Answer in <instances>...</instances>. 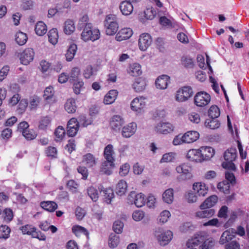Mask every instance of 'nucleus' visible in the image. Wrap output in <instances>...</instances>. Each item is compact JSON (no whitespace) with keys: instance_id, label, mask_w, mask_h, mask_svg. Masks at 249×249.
Returning <instances> with one entry per match:
<instances>
[{"instance_id":"5","label":"nucleus","mask_w":249,"mask_h":249,"mask_svg":"<svg viewBox=\"0 0 249 249\" xmlns=\"http://www.w3.org/2000/svg\"><path fill=\"white\" fill-rule=\"evenodd\" d=\"M193 94V90L190 87H183L177 91L176 100L180 102L186 101L192 96Z\"/></svg>"},{"instance_id":"13","label":"nucleus","mask_w":249,"mask_h":249,"mask_svg":"<svg viewBox=\"0 0 249 249\" xmlns=\"http://www.w3.org/2000/svg\"><path fill=\"white\" fill-rule=\"evenodd\" d=\"M201 161L206 160L212 158L214 154V150L211 147L202 146L199 148Z\"/></svg>"},{"instance_id":"47","label":"nucleus","mask_w":249,"mask_h":249,"mask_svg":"<svg viewBox=\"0 0 249 249\" xmlns=\"http://www.w3.org/2000/svg\"><path fill=\"white\" fill-rule=\"evenodd\" d=\"M51 119L49 116L42 117L39 121L38 127L42 130H45L51 124Z\"/></svg>"},{"instance_id":"63","label":"nucleus","mask_w":249,"mask_h":249,"mask_svg":"<svg viewBox=\"0 0 249 249\" xmlns=\"http://www.w3.org/2000/svg\"><path fill=\"white\" fill-rule=\"evenodd\" d=\"M94 69L91 65L86 67L84 71L83 75L85 78L89 79L94 74Z\"/></svg>"},{"instance_id":"14","label":"nucleus","mask_w":249,"mask_h":249,"mask_svg":"<svg viewBox=\"0 0 249 249\" xmlns=\"http://www.w3.org/2000/svg\"><path fill=\"white\" fill-rule=\"evenodd\" d=\"M235 232L236 230L232 228L225 231L221 236L219 243L223 245L231 240L234 237Z\"/></svg>"},{"instance_id":"38","label":"nucleus","mask_w":249,"mask_h":249,"mask_svg":"<svg viewBox=\"0 0 249 249\" xmlns=\"http://www.w3.org/2000/svg\"><path fill=\"white\" fill-rule=\"evenodd\" d=\"M204 210L197 212L196 213V216L199 218H211L214 214V211L213 209H203Z\"/></svg>"},{"instance_id":"17","label":"nucleus","mask_w":249,"mask_h":249,"mask_svg":"<svg viewBox=\"0 0 249 249\" xmlns=\"http://www.w3.org/2000/svg\"><path fill=\"white\" fill-rule=\"evenodd\" d=\"M170 82V77L167 75H162L157 78L155 85L157 88L164 89L167 88Z\"/></svg>"},{"instance_id":"34","label":"nucleus","mask_w":249,"mask_h":249,"mask_svg":"<svg viewBox=\"0 0 249 249\" xmlns=\"http://www.w3.org/2000/svg\"><path fill=\"white\" fill-rule=\"evenodd\" d=\"M35 30L38 36H42L46 33L47 28L46 24L43 21H40L36 24Z\"/></svg>"},{"instance_id":"27","label":"nucleus","mask_w":249,"mask_h":249,"mask_svg":"<svg viewBox=\"0 0 249 249\" xmlns=\"http://www.w3.org/2000/svg\"><path fill=\"white\" fill-rule=\"evenodd\" d=\"M156 14L157 12L154 8L152 7L147 8L141 16L140 20L142 22H145V20L142 18V17H144L145 19L152 20L155 18Z\"/></svg>"},{"instance_id":"7","label":"nucleus","mask_w":249,"mask_h":249,"mask_svg":"<svg viewBox=\"0 0 249 249\" xmlns=\"http://www.w3.org/2000/svg\"><path fill=\"white\" fill-rule=\"evenodd\" d=\"M34 56V50L31 48H26L19 55L20 62L27 65L33 60Z\"/></svg>"},{"instance_id":"56","label":"nucleus","mask_w":249,"mask_h":249,"mask_svg":"<svg viewBox=\"0 0 249 249\" xmlns=\"http://www.w3.org/2000/svg\"><path fill=\"white\" fill-rule=\"evenodd\" d=\"M24 234H28L33 236V233L36 230V228L31 225H26L20 228Z\"/></svg>"},{"instance_id":"49","label":"nucleus","mask_w":249,"mask_h":249,"mask_svg":"<svg viewBox=\"0 0 249 249\" xmlns=\"http://www.w3.org/2000/svg\"><path fill=\"white\" fill-rule=\"evenodd\" d=\"M10 229L6 225L0 226V238L6 239L10 236Z\"/></svg>"},{"instance_id":"23","label":"nucleus","mask_w":249,"mask_h":249,"mask_svg":"<svg viewBox=\"0 0 249 249\" xmlns=\"http://www.w3.org/2000/svg\"><path fill=\"white\" fill-rule=\"evenodd\" d=\"M199 133L196 131H189L183 135L185 143H191L196 141L199 138Z\"/></svg>"},{"instance_id":"26","label":"nucleus","mask_w":249,"mask_h":249,"mask_svg":"<svg viewBox=\"0 0 249 249\" xmlns=\"http://www.w3.org/2000/svg\"><path fill=\"white\" fill-rule=\"evenodd\" d=\"M120 9L123 15L128 16L132 13L133 6L132 3L125 0L121 3Z\"/></svg>"},{"instance_id":"40","label":"nucleus","mask_w":249,"mask_h":249,"mask_svg":"<svg viewBox=\"0 0 249 249\" xmlns=\"http://www.w3.org/2000/svg\"><path fill=\"white\" fill-rule=\"evenodd\" d=\"M72 231L76 236H80L83 234L88 237L89 234L88 231L85 228L78 225L73 226L72 228Z\"/></svg>"},{"instance_id":"29","label":"nucleus","mask_w":249,"mask_h":249,"mask_svg":"<svg viewBox=\"0 0 249 249\" xmlns=\"http://www.w3.org/2000/svg\"><path fill=\"white\" fill-rule=\"evenodd\" d=\"M118 95L116 90H111L105 96L104 102L105 104L109 105L113 103L116 100Z\"/></svg>"},{"instance_id":"32","label":"nucleus","mask_w":249,"mask_h":249,"mask_svg":"<svg viewBox=\"0 0 249 249\" xmlns=\"http://www.w3.org/2000/svg\"><path fill=\"white\" fill-rule=\"evenodd\" d=\"M180 61L181 65L185 68L191 69L194 66V60L189 55H183Z\"/></svg>"},{"instance_id":"41","label":"nucleus","mask_w":249,"mask_h":249,"mask_svg":"<svg viewBox=\"0 0 249 249\" xmlns=\"http://www.w3.org/2000/svg\"><path fill=\"white\" fill-rule=\"evenodd\" d=\"M101 189V191H103L104 193L105 201L107 204H110L112 199L114 196L113 190L111 188H106L104 190Z\"/></svg>"},{"instance_id":"18","label":"nucleus","mask_w":249,"mask_h":249,"mask_svg":"<svg viewBox=\"0 0 249 249\" xmlns=\"http://www.w3.org/2000/svg\"><path fill=\"white\" fill-rule=\"evenodd\" d=\"M124 124V119L119 115L113 116L110 122L111 128L116 131L120 130Z\"/></svg>"},{"instance_id":"19","label":"nucleus","mask_w":249,"mask_h":249,"mask_svg":"<svg viewBox=\"0 0 249 249\" xmlns=\"http://www.w3.org/2000/svg\"><path fill=\"white\" fill-rule=\"evenodd\" d=\"M133 35V31L129 28L122 29L116 35L115 38L118 41H121L130 38Z\"/></svg>"},{"instance_id":"55","label":"nucleus","mask_w":249,"mask_h":249,"mask_svg":"<svg viewBox=\"0 0 249 249\" xmlns=\"http://www.w3.org/2000/svg\"><path fill=\"white\" fill-rule=\"evenodd\" d=\"M124 223L120 220H116L113 225V230L116 233L119 234L122 232Z\"/></svg>"},{"instance_id":"57","label":"nucleus","mask_w":249,"mask_h":249,"mask_svg":"<svg viewBox=\"0 0 249 249\" xmlns=\"http://www.w3.org/2000/svg\"><path fill=\"white\" fill-rule=\"evenodd\" d=\"M195 226L190 222L183 223L179 227V230L182 232H186L187 231L194 230Z\"/></svg>"},{"instance_id":"22","label":"nucleus","mask_w":249,"mask_h":249,"mask_svg":"<svg viewBox=\"0 0 249 249\" xmlns=\"http://www.w3.org/2000/svg\"><path fill=\"white\" fill-rule=\"evenodd\" d=\"M114 161L107 160L104 161L101 166L100 172L103 174L110 175L112 173V169L114 167Z\"/></svg>"},{"instance_id":"61","label":"nucleus","mask_w":249,"mask_h":249,"mask_svg":"<svg viewBox=\"0 0 249 249\" xmlns=\"http://www.w3.org/2000/svg\"><path fill=\"white\" fill-rule=\"evenodd\" d=\"M84 88V82L82 80L78 81L73 83V91L76 94H80L81 90Z\"/></svg>"},{"instance_id":"54","label":"nucleus","mask_w":249,"mask_h":249,"mask_svg":"<svg viewBox=\"0 0 249 249\" xmlns=\"http://www.w3.org/2000/svg\"><path fill=\"white\" fill-rule=\"evenodd\" d=\"M88 194L90 198L96 202L99 197L98 191L93 187H90L88 189Z\"/></svg>"},{"instance_id":"31","label":"nucleus","mask_w":249,"mask_h":249,"mask_svg":"<svg viewBox=\"0 0 249 249\" xmlns=\"http://www.w3.org/2000/svg\"><path fill=\"white\" fill-rule=\"evenodd\" d=\"M163 201L167 204H171L174 200V190L169 188L166 190L162 194Z\"/></svg>"},{"instance_id":"25","label":"nucleus","mask_w":249,"mask_h":249,"mask_svg":"<svg viewBox=\"0 0 249 249\" xmlns=\"http://www.w3.org/2000/svg\"><path fill=\"white\" fill-rule=\"evenodd\" d=\"M200 154L199 149H190L188 151L186 155V158L191 161H195L196 162H201V157Z\"/></svg>"},{"instance_id":"58","label":"nucleus","mask_w":249,"mask_h":249,"mask_svg":"<svg viewBox=\"0 0 249 249\" xmlns=\"http://www.w3.org/2000/svg\"><path fill=\"white\" fill-rule=\"evenodd\" d=\"M22 135L27 140H33L37 136V134L33 130H30L29 129L23 131Z\"/></svg>"},{"instance_id":"21","label":"nucleus","mask_w":249,"mask_h":249,"mask_svg":"<svg viewBox=\"0 0 249 249\" xmlns=\"http://www.w3.org/2000/svg\"><path fill=\"white\" fill-rule=\"evenodd\" d=\"M82 161L88 168L95 166L97 162L94 156L91 153L84 155L83 156Z\"/></svg>"},{"instance_id":"60","label":"nucleus","mask_w":249,"mask_h":249,"mask_svg":"<svg viewBox=\"0 0 249 249\" xmlns=\"http://www.w3.org/2000/svg\"><path fill=\"white\" fill-rule=\"evenodd\" d=\"M54 94V90L53 88L51 86L46 88L44 91L43 97L45 100H48L52 99Z\"/></svg>"},{"instance_id":"28","label":"nucleus","mask_w":249,"mask_h":249,"mask_svg":"<svg viewBox=\"0 0 249 249\" xmlns=\"http://www.w3.org/2000/svg\"><path fill=\"white\" fill-rule=\"evenodd\" d=\"M217 201L216 196L213 195L208 197L200 205V208L201 210L209 208L214 206Z\"/></svg>"},{"instance_id":"48","label":"nucleus","mask_w":249,"mask_h":249,"mask_svg":"<svg viewBox=\"0 0 249 249\" xmlns=\"http://www.w3.org/2000/svg\"><path fill=\"white\" fill-rule=\"evenodd\" d=\"M49 40L53 44H55L58 38V35L56 29H51L48 34Z\"/></svg>"},{"instance_id":"59","label":"nucleus","mask_w":249,"mask_h":249,"mask_svg":"<svg viewBox=\"0 0 249 249\" xmlns=\"http://www.w3.org/2000/svg\"><path fill=\"white\" fill-rule=\"evenodd\" d=\"M54 141L61 142L62 141V126H58L54 132Z\"/></svg>"},{"instance_id":"53","label":"nucleus","mask_w":249,"mask_h":249,"mask_svg":"<svg viewBox=\"0 0 249 249\" xmlns=\"http://www.w3.org/2000/svg\"><path fill=\"white\" fill-rule=\"evenodd\" d=\"M209 116L213 119H215L220 115V110L216 106H212L208 111Z\"/></svg>"},{"instance_id":"24","label":"nucleus","mask_w":249,"mask_h":249,"mask_svg":"<svg viewBox=\"0 0 249 249\" xmlns=\"http://www.w3.org/2000/svg\"><path fill=\"white\" fill-rule=\"evenodd\" d=\"M146 86V82L145 79L139 77L135 79L133 84V88L135 91L140 92L145 89Z\"/></svg>"},{"instance_id":"50","label":"nucleus","mask_w":249,"mask_h":249,"mask_svg":"<svg viewBox=\"0 0 249 249\" xmlns=\"http://www.w3.org/2000/svg\"><path fill=\"white\" fill-rule=\"evenodd\" d=\"M88 24H91L89 22L88 16L87 14H84L79 18L77 28L81 30L83 28L86 27Z\"/></svg>"},{"instance_id":"46","label":"nucleus","mask_w":249,"mask_h":249,"mask_svg":"<svg viewBox=\"0 0 249 249\" xmlns=\"http://www.w3.org/2000/svg\"><path fill=\"white\" fill-rule=\"evenodd\" d=\"M120 242L119 237L115 233H112L110 234L108 239V246L110 248H116Z\"/></svg>"},{"instance_id":"8","label":"nucleus","mask_w":249,"mask_h":249,"mask_svg":"<svg viewBox=\"0 0 249 249\" xmlns=\"http://www.w3.org/2000/svg\"><path fill=\"white\" fill-rule=\"evenodd\" d=\"M128 199L130 202H133L137 207L143 206L146 201L145 196L142 193L136 194L135 192H131L128 196Z\"/></svg>"},{"instance_id":"43","label":"nucleus","mask_w":249,"mask_h":249,"mask_svg":"<svg viewBox=\"0 0 249 249\" xmlns=\"http://www.w3.org/2000/svg\"><path fill=\"white\" fill-rule=\"evenodd\" d=\"M215 245L214 240L208 236L205 241L199 246V249H212Z\"/></svg>"},{"instance_id":"36","label":"nucleus","mask_w":249,"mask_h":249,"mask_svg":"<svg viewBox=\"0 0 249 249\" xmlns=\"http://www.w3.org/2000/svg\"><path fill=\"white\" fill-rule=\"evenodd\" d=\"M77 50V46L75 44H71L67 50V53L65 54L66 60L68 61H71L73 58Z\"/></svg>"},{"instance_id":"30","label":"nucleus","mask_w":249,"mask_h":249,"mask_svg":"<svg viewBox=\"0 0 249 249\" xmlns=\"http://www.w3.org/2000/svg\"><path fill=\"white\" fill-rule=\"evenodd\" d=\"M40 205L44 210L50 212H54L57 208V204L51 201L41 202Z\"/></svg>"},{"instance_id":"39","label":"nucleus","mask_w":249,"mask_h":249,"mask_svg":"<svg viewBox=\"0 0 249 249\" xmlns=\"http://www.w3.org/2000/svg\"><path fill=\"white\" fill-rule=\"evenodd\" d=\"M65 108L69 113L75 112L76 109L75 100L72 98L68 99L65 103Z\"/></svg>"},{"instance_id":"20","label":"nucleus","mask_w":249,"mask_h":249,"mask_svg":"<svg viewBox=\"0 0 249 249\" xmlns=\"http://www.w3.org/2000/svg\"><path fill=\"white\" fill-rule=\"evenodd\" d=\"M193 190L199 196H204L208 193V187L202 182H196L193 184Z\"/></svg>"},{"instance_id":"35","label":"nucleus","mask_w":249,"mask_h":249,"mask_svg":"<svg viewBox=\"0 0 249 249\" xmlns=\"http://www.w3.org/2000/svg\"><path fill=\"white\" fill-rule=\"evenodd\" d=\"M74 22L71 19H68L65 22L64 31L66 34L71 35L75 31Z\"/></svg>"},{"instance_id":"42","label":"nucleus","mask_w":249,"mask_h":249,"mask_svg":"<svg viewBox=\"0 0 249 249\" xmlns=\"http://www.w3.org/2000/svg\"><path fill=\"white\" fill-rule=\"evenodd\" d=\"M28 39L27 35L23 32H18L15 35V40L19 45L25 44Z\"/></svg>"},{"instance_id":"11","label":"nucleus","mask_w":249,"mask_h":249,"mask_svg":"<svg viewBox=\"0 0 249 249\" xmlns=\"http://www.w3.org/2000/svg\"><path fill=\"white\" fill-rule=\"evenodd\" d=\"M152 43L150 35L147 33L142 34L139 39V46L141 50L144 51L150 46Z\"/></svg>"},{"instance_id":"52","label":"nucleus","mask_w":249,"mask_h":249,"mask_svg":"<svg viewBox=\"0 0 249 249\" xmlns=\"http://www.w3.org/2000/svg\"><path fill=\"white\" fill-rule=\"evenodd\" d=\"M217 187L221 192H223L225 194L230 193V185L227 181H224L218 183Z\"/></svg>"},{"instance_id":"1","label":"nucleus","mask_w":249,"mask_h":249,"mask_svg":"<svg viewBox=\"0 0 249 249\" xmlns=\"http://www.w3.org/2000/svg\"><path fill=\"white\" fill-rule=\"evenodd\" d=\"M225 162L222 163V166L227 169L235 171L236 167L233 163L236 158V150L235 148H230L225 152L224 155Z\"/></svg>"},{"instance_id":"10","label":"nucleus","mask_w":249,"mask_h":249,"mask_svg":"<svg viewBox=\"0 0 249 249\" xmlns=\"http://www.w3.org/2000/svg\"><path fill=\"white\" fill-rule=\"evenodd\" d=\"M173 125L168 123L160 122L155 127V130L157 133L162 134H167L174 130Z\"/></svg>"},{"instance_id":"15","label":"nucleus","mask_w":249,"mask_h":249,"mask_svg":"<svg viewBox=\"0 0 249 249\" xmlns=\"http://www.w3.org/2000/svg\"><path fill=\"white\" fill-rule=\"evenodd\" d=\"M145 106V99L142 97L135 98L131 103V109L137 112H140L144 107Z\"/></svg>"},{"instance_id":"33","label":"nucleus","mask_w":249,"mask_h":249,"mask_svg":"<svg viewBox=\"0 0 249 249\" xmlns=\"http://www.w3.org/2000/svg\"><path fill=\"white\" fill-rule=\"evenodd\" d=\"M127 185L126 181L124 180H121L117 184L116 187V193L120 196H122L125 193Z\"/></svg>"},{"instance_id":"51","label":"nucleus","mask_w":249,"mask_h":249,"mask_svg":"<svg viewBox=\"0 0 249 249\" xmlns=\"http://www.w3.org/2000/svg\"><path fill=\"white\" fill-rule=\"evenodd\" d=\"M230 218L245 217L248 216V214L240 209L231 210L230 212Z\"/></svg>"},{"instance_id":"64","label":"nucleus","mask_w":249,"mask_h":249,"mask_svg":"<svg viewBox=\"0 0 249 249\" xmlns=\"http://www.w3.org/2000/svg\"><path fill=\"white\" fill-rule=\"evenodd\" d=\"M10 71V67L8 65L4 66L0 70V82H1L7 76Z\"/></svg>"},{"instance_id":"6","label":"nucleus","mask_w":249,"mask_h":249,"mask_svg":"<svg viewBox=\"0 0 249 249\" xmlns=\"http://www.w3.org/2000/svg\"><path fill=\"white\" fill-rule=\"evenodd\" d=\"M210 95L204 91L198 92L194 98L195 103L198 107L206 106L210 102Z\"/></svg>"},{"instance_id":"16","label":"nucleus","mask_w":249,"mask_h":249,"mask_svg":"<svg viewBox=\"0 0 249 249\" xmlns=\"http://www.w3.org/2000/svg\"><path fill=\"white\" fill-rule=\"evenodd\" d=\"M136 129V124L135 123H131L123 128L122 134L124 137L129 138L135 133Z\"/></svg>"},{"instance_id":"44","label":"nucleus","mask_w":249,"mask_h":249,"mask_svg":"<svg viewBox=\"0 0 249 249\" xmlns=\"http://www.w3.org/2000/svg\"><path fill=\"white\" fill-rule=\"evenodd\" d=\"M128 73L133 76H137L142 73L141 66L138 63H134L129 68Z\"/></svg>"},{"instance_id":"2","label":"nucleus","mask_w":249,"mask_h":249,"mask_svg":"<svg viewBox=\"0 0 249 249\" xmlns=\"http://www.w3.org/2000/svg\"><path fill=\"white\" fill-rule=\"evenodd\" d=\"M83 29L81 33V38L84 41L91 40L94 41L99 38L100 35L99 30L97 29H92L91 24H88Z\"/></svg>"},{"instance_id":"4","label":"nucleus","mask_w":249,"mask_h":249,"mask_svg":"<svg viewBox=\"0 0 249 249\" xmlns=\"http://www.w3.org/2000/svg\"><path fill=\"white\" fill-rule=\"evenodd\" d=\"M176 170L178 173L180 174V176L178 178L179 181L185 180L192 178L191 168L187 164L182 163L178 166Z\"/></svg>"},{"instance_id":"3","label":"nucleus","mask_w":249,"mask_h":249,"mask_svg":"<svg viewBox=\"0 0 249 249\" xmlns=\"http://www.w3.org/2000/svg\"><path fill=\"white\" fill-rule=\"evenodd\" d=\"M104 23L106 27V32L107 35L112 36L116 33L118 30V24L116 22V18L115 15H107Z\"/></svg>"},{"instance_id":"9","label":"nucleus","mask_w":249,"mask_h":249,"mask_svg":"<svg viewBox=\"0 0 249 249\" xmlns=\"http://www.w3.org/2000/svg\"><path fill=\"white\" fill-rule=\"evenodd\" d=\"M208 235L204 231H200L196 233L194 236L188 242L189 247L200 246L205 241Z\"/></svg>"},{"instance_id":"37","label":"nucleus","mask_w":249,"mask_h":249,"mask_svg":"<svg viewBox=\"0 0 249 249\" xmlns=\"http://www.w3.org/2000/svg\"><path fill=\"white\" fill-rule=\"evenodd\" d=\"M104 157L106 160L108 161H114L113 155L114 152L113 150V146L111 144H108L104 149Z\"/></svg>"},{"instance_id":"62","label":"nucleus","mask_w":249,"mask_h":249,"mask_svg":"<svg viewBox=\"0 0 249 249\" xmlns=\"http://www.w3.org/2000/svg\"><path fill=\"white\" fill-rule=\"evenodd\" d=\"M80 70L78 67H74L72 69L70 73V80L75 81L77 79L80 74Z\"/></svg>"},{"instance_id":"12","label":"nucleus","mask_w":249,"mask_h":249,"mask_svg":"<svg viewBox=\"0 0 249 249\" xmlns=\"http://www.w3.org/2000/svg\"><path fill=\"white\" fill-rule=\"evenodd\" d=\"M155 236L160 245H166L172 240L173 234L171 231H167L161 234L156 232Z\"/></svg>"},{"instance_id":"45","label":"nucleus","mask_w":249,"mask_h":249,"mask_svg":"<svg viewBox=\"0 0 249 249\" xmlns=\"http://www.w3.org/2000/svg\"><path fill=\"white\" fill-rule=\"evenodd\" d=\"M205 126L209 128L214 129L219 127L220 123L217 120L211 118L206 120Z\"/></svg>"}]
</instances>
